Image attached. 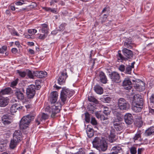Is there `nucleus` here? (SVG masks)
<instances>
[{"mask_svg":"<svg viewBox=\"0 0 154 154\" xmlns=\"http://www.w3.org/2000/svg\"><path fill=\"white\" fill-rule=\"evenodd\" d=\"M58 107L46 106L45 108V112L48 113H42L41 115H39L35 119L36 123L37 124V125H38L40 124V121L48 119L49 117L48 113H51V117L54 118L56 114L60 111V108H59ZM60 107V108H61V106Z\"/></svg>","mask_w":154,"mask_h":154,"instance_id":"nucleus-1","label":"nucleus"},{"mask_svg":"<svg viewBox=\"0 0 154 154\" xmlns=\"http://www.w3.org/2000/svg\"><path fill=\"white\" fill-rule=\"evenodd\" d=\"M92 143L94 147L100 151H105L108 147L106 140L102 137H96L93 140Z\"/></svg>","mask_w":154,"mask_h":154,"instance_id":"nucleus-2","label":"nucleus"},{"mask_svg":"<svg viewBox=\"0 0 154 154\" xmlns=\"http://www.w3.org/2000/svg\"><path fill=\"white\" fill-rule=\"evenodd\" d=\"M74 93L73 91H70L68 89L63 88L61 91L60 99L61 101L59 102L60 104L63 105L66 103L67 98H69L72 97Z\"/></svg>","mask_w":154,"mask_h":154,"instance_id":"nucleus-3","label":"nucleus"},{"mask_svg":"<svg viewBox=\"0 0 154 154\" xmlns=\"http://www.w3.org/2000/svg\"><path fill=\"white\" fill-rule=\"evenodd\" d=\"M34 115H28L24 116L20 122V127L21 129H26L28 127V125L31 120L34 119Z\"/></svg>","mask_w":154,"mask_h":154,"instance_id":"nucleus-4","label":"nucleus"},{"mask_svg":"<svg viewBox=\"0 0 154 154\" xmlns=\"http://www.w3.org/2000/svg\"><path fill=\"white\" fill-rule=\"evenodd\" d=\"M144 101L140 95L135 94L133 97L132 102V106H143Z\"/></svg>","mask_w":154,"mask_h":154,"instance_id":"nucleus-5","label":"nucleus"},{"mask_svg":"<svg viewBox=\"0 0 154 154\" xmlns=\"http://www.w3.org/2000/svg\"><path fill=\"white\" fill-rule=\"evenodd\" d=\"M109 77L113 83H119L121 82L120 75L116 71H113L109 74Z\"/></svg>","mask_w":154,"mask_h":154,"instance_id":"nucleus-6","label":"nucleus"},{"mask_svg":"<svg viewBox=\"0 0 154 154\" xmlns=\"http://www.w3.org/2000/svg\"><path fill=\"white\" fill-rule=\"evenodd\" d=\"M36 87L35 85H31L29 86L26 89V94L28 98H33L35 94Z\"/></svg>","mask_w":154,"mask_h":154,"instance_id":"nucleus-7","label":"nucleus"},{"mask_svg":"<svg viewBox=\"0 0 154 154\" xmlns=\"http://www.w3.org/2000/svg\"><path fill=\"white\" fill-rule=\"evenodd\" d=\"M68 77L66 69H65L61 72L57 79L58 83L60 85H63L65 82L66 79Z\"/></svg>","mask_w":154,"mask_h":154,"instance_id":"nucleus-8","label":"nucleus"},{"mask_svg":"<svg viewBox=\"0 0 154 154\" xmlns=\"http://www.w3.org/2000/svg\"><path fill=\"white\" fill-rule=\"evenodd\" d=\"M2 123L5 125L10 124L12 122V118L8 115H4L2 117Z\"/></svg>","mask_w":154,"mask_h":154,"instance_id":"nucleus-9","label":"nucleus"},{"mask_svg":"<svg viewBox=\"0 0 154 154\" xmlns=\"http://www.w3.org/2000/svg\"><path fill=\"white\" fill-rule=\"evenodd\" d=\"M139 82L136 84V85H134V87L137 91H142L145 89V84L141 80H138Z\"/></svg>","mask_w":154,"mask_h":154,"instance_id":"nucleus-10","label":"nucleus"},{"mask_svg":"<svg viewBox=\"0 0 154 154\" xmlns=\"http://www.w3.org/2000/svg\"><path fill=\"white\" fill-rule=\"evenodd\" d=\"M132 83L128 78H125L123 82V86L124 88L127 90H130L132 88Z\"/></svg>","mask_w":154,"mask_h":154,"instance_id":"nucleus-11","label":"nucleus"},{"mask_svg":"<svg viewBox=\"0 0 154 154\" xmlns=\"http://www.w3.org/2000/svg\"><path fill=\"white\" fill-rule=\"evenodd\" d=\"M122 151V149L120 144L116 145L113 146L111 149L110 154H118Z\"/></svg>","mask_w":154,"mask_h":154,"instance_id":"nucleus-12","label":"nucleus"},{"mask_svg":"<svg viewBox=\"0 0 154 154\" xmlns=\"http://www.w3.org/2000/svg\"><path fill=\"white\" fill-rule=\"evenodd\" d=\"M22 133L20 130H16L14 133L13 139L16 141L20 142L22 139Z\"/></svg>","mask_w":154,"mask_h":154,"instance_id":"nucleus-13","label":"nucleus"},{"mask_svg":"<svg viewBox=\"0 0 154 154\" xmlns=\"http://www.w3.org/2000/svg\"><path fill=\"white\" fill-rule=\"evenodd\" d=\"M124 120L127 125H130L133 121V116L130 113H126L124 116Z\"/></svg>","mask_w":154,"mask_h":154,"instance_id":"nucleus-14","label":"nucleus"},{"mask_svg":"<svg viewBox=\"0 0 154 154\" xmlns=\"http://www.w3.org/2000/svg\"><path fill=\"white\" fill-rule=\"evenodd\" d=\"M115 132L114 129H112L110 131V133L109 136V140L110 143H113L117 139L115 134Z\"/></svg>","mask_w":154,"mask_h":154,"instance_id":"nucleus-15","label":"nucleus"},{"mask_svg":"<svg viewBox=\"0 0 154 154\" xmlns=\"http://www.w3.org/2000/svg\"><path fill=\"white\" fill-rule=\"evenodd\" d=\"M123 55L127 58H130L132 57L133 54L132 51L126 48H124L122 50Z\"/></svg>","mask_w":154,"mask_h":154,"instance_id":"nucleus-16","label":"nucleus"},{"mask_svg":"<svg viewBox=\"0 0 154 154\" xmlns=\"http://www.w3.org/2000/svg\"><path fill=\"white\" fill-rule=\"evenodd\" d=\"M115 109L112 110V113L114 115L120 114V113L122 110L126 109L127 106H116Z\"/></svg>","mask_w":154,"mask_h":154,"instance_id":"nucleus-17","label":"nucleus"},{"mask_svg":"<svg viewBox=\"0 0 154 154\" xmlns=\"http://www.w3.org/2000/svg\"><path fill=\"white\" fill-rule=\"evenodd\" d=\"M51 94L50 102L51 103H54L56 102L57 99L58 93L57 91H53L51 93Z\"/></svg>","mask_w":154,"mask_h":154,"instance_id":"nucleus-18","label":"nucleus"},{"mask_svg":"<svg viewBox=\"0 0 154 154\" xmlns=\"http://www.w3.org/2000/svg\"><path fill=\"white\" fill-rule=\"evenodd\" d=\"M113 126L117 131H120L124 128L125 124L124 123H119L113 122Z\"/></svg>","mask_w":154,"mask_h":154,"instance_id":"nucleus-19","label":"nucleus"},{"mask_svg":"<svg viewBox=\"0 0 154 154\" xmlns=\"http://www.w3.org/2000/svg\"><path fill=\"white\" fill-rule=\"evenodd\" d=\"M118 106H128L129 105L128 102L124 98H120L118 100Z\"/></svg>","mask_w":154,"mask_h":154,"instance_id":"nucleus-20","label":"nucleus"},{"mask_svg":"<svg viewBox=\"0 0 154 154\" xmlns=\"http://www.w3.org/2000/svg\"><path fill=\"white\" fill-rule=\"evenodd\" d=\"M99 77L101 82L103 84L107 83V79L105 73L103 72H101L99 74Z\"/></svg>","mask_w":154,"mask_h":154,"instance_id":"nucleus-21","label":"nucleus"},{"mask_svg":"<svg viewBox=\"0 0 154 154\" xmlns=\"http://www.w3.org/2000/svg\"><path fill=\"white\" fill-rule=\"evenodd\" d=\"M11 89L9 87L6 88L2 89L0 91V97H1L2 95L8 94L10 93Z\"/></svg>","mask_w":154,"mask_h":154,"instance_id":"nucleus-22","label":"nucleus"},{"mask_svg":"<svg viewBox=\"0 0 154 154\" xmlns=\"http://www.w3.org/2000/svg\"><path fill=\"white\" fill-rule=\"evenodd\" d=\"M9 103V100L7 97L0 98V106H6Z\"/></svg>","mask_w":154,"mask_h":154,"instance_id":"nucleus-23","label":"nucleus"},{"mask_svg":"<svg viewBox=\"0 0 154 154\" xmlns=\"http://www.w3.org/2000/svg\"><path fill=\"white\" fill-rule=\"evenodd\" d=\"M94 89L97 94H101L103 93V88L99 85H96L94 87Z\"/></svg>","mask_w":154,"mask_h":154,"instance_id":"nucleus-24","label":"nucleus"},{"mask_svg":"<svg viewBox=\"0 0 154 154\" xmlns=\"http://www.w3.org/2000/svg\"><path fill=\"white\" fill-rule=\"evenodd\" d=\"M42 29L39 31L42 33H48V26L46 24H43L41 25Z\"/></svg>","mask_w":154,"mask_h":154,"instance_id":"nucleus-25","label":"nucleus"},{"mask_svg":"<svg viewBox=\"0 0 154 154\" xmlns=\"http://www.w3.org/2000/svg\"><path fill=\"white\" fill-rule=\"evenodd\" d=\"M86 132L89 137L91 138L94 136V130L92 128H89L88 126L87 128Z\"/></svg>","mask_w":154,"mask_h":154,"instance_id":"nucleus-26","label":"nucleus"},{"mask_svg":"<svg viewBox=\"0 0 154 154\" xmlns=\"http://www.w3.org/2000/svg\"><path fill=\"white\" fill-rule=\"evenodd\" d=\"M15 95L18 99L23 100L24 98V95L23 93L20 90H17L15 92Z\"/></svg>","mask_w":154,"mask_h":154,"instance_id":"nucleus-27","label":"nucleus"},{"mask_svg":"<svg viewBox=\"0 0 154 154\" xmlns=\"http://www.w3.org/2000/svg\"><path fill=\"white\" fill-rule=\"evenodd\" d=\"M154 133V127H152L146 130L145 132V134L147 136H150Z\"/></svg>","mask_w":154,"mask_h":154,"instance_id":"nucleus-28","label":"nucleus"},{"mask_svg":"<svg viewBox=\"0 0 154 154\" xmlns=\"http://www.w3.org/2000/svg\"><path fill=\"white\" fill-rule=\"evenodd\" d=\"M116 117L113 119V122L117 123L122 121L123 120V116L121 114L115 115Z\"/></svg>","mask_w":154,"mask_h":154,"instance_id":"nucleus-29","label":"nucleus"},{"mask_svg":"<svg viewBox=\"0 0 154 154\" xmlns=\"http://www.w3.org/2000/svg\"><path fill=\"white\" fill-rule=\"evenodd\" d=\"M19 141H17V140L16 141L14 140V139L12 140L10 142V148L12 149H14L16 146L17 143H19Z\"/></svg>","mask_w":154,"mask_h":154,"instance_id":"nucleus-30","label":"nucleus"},{"mask_svg":"<svg viewBox=\"0 0 154 154\" xmlns=\"http://www.w3.org/2000/svg\"><path fill=\"white\" fill-rule=\"evenodd\" d=\"M88 98L89 101L90 102H92L96 104H99V101L94 96H88Z\"/></svg>","mask_w":154,"mask_h":154,"instance_id":"nucleus-31","label":"nucleus"},{"mask_svg":"<svg viewBox=\"0 0 154 154\" xmlns=\"http://www.w3.org/2000/svg\"><path fill=\"white\" fill-rule=\"evenodd\" d=\"M100 119L101 120L103 121V123L104 124H107L109 121L108 120V118L107 117H105L103 115H101Z\"/></svg>","mask_w":154,"mask_h":154,"instance_id":"nucleus-32","label":"nucleus"},{"mask_svg":"<svg viewBox=\"0 0 154 154\" xmlns=\"http://www.w3.org/2000/svg\"><path fill=\"white\" fill-rule=\"evenodd\" d=\"M17 106H11L10 108V112L11 113L13 114L14 113H15L17 110L21 109L22 106H19V107L17 108Z\"/></svg>","mask_w":154,"mask_h":154,"instance_id":"nucleus-33","label":"nucleus"},{"mask_svg":"<svg viewBox=\"0 0 154 154\" xmlns=\"http://www.w3.org/2000/svg\"><path fill=\"white\" fill-rule=\"evenodd\" d=\"M124 45L125 46L129 49L132 48L134 44L131 41H126L125 42Z\"/></svg>","mask_w":154,"mask_h":154,"instance_id":"nucleus-34","label":"nucleus"},{"mask_svg":"<svg viewBox=\"0 0 154 154\" xmlns=\"http://www.w3.org/2000/svg\"><path fill=\"white\" fill-rule=\"evenodd\" d=\"M38 74L37 75L40 78H42L45 77L47 74V72H46L42 71H40L38 72Z\"/></svg>","mask_w":154,"mask_h":154,"instance_id":"nucleus-35","label":"nucleus"},{"mask_svg":"<svg viewBox=\"0 0 154 154\" xmlns=\"http://www.w3.org/2000/svg\"><path fill=\"white\" fill-rule=\"evenodd\" d=\"M134 123L137 127L140 128L143 125V122L141 119L139 120H135Z\"/></svg>","mask_w":154,"mask_h":154,"instance_id":"nucleus-36","label":"nucleus"},{"mask_svg":"<svg viewBox=\"0 0 154 154\" xmlns=\"http://www.w3.org/2000/svg\"><path fill=\"white\" fill-rule=\"evenodd\" d=\"M131 109L134 112H139L141 111L142 108L139 106H131Z\"/></svg>","mask_w":154,"mask_h":154,"instance_id":"nucleus-37","label":"nucleus"},{"mask_svg":"<svg viewBox=\"0 0 154 154\" xmlns=\"http://www.w3.org/2000/svg\"><path fill=\"white\" fill-rule=\"evenodd\" d=\"M132 68L130 66V65L128 66L125 69V73L130 74L131 73Z\"/></svg>","mask_w":154,"mask_h":154,"instance_id":"nucleus-38","label":"nucleus"},{"mask_svg":"<svg viewBox=\"0 0 154 154\" xmlns=\"http://www.w3.org/2000/svg\"><path fill=\"white\" fill-rule=\"evenodd\" d=\"M43 34H38V38L41 40H43L47 36L48 34L43 33Z\"/></svg>","mask_w":154,"mask_h":154,"instance_id":"nucleus-39","label":"nucleus"},{"mask_svg":"<svg viewBox=\"0 0 154 154\" xmlns=\"http://www.w3.org/2000/svg\"><path fill=\"white\" fill-rule=\"evenodd\" d=\"M43 9L47 11H51L53 13H56L57 12V10L54 8H50L44 7Z\"/></svg>","mask_w":154,"mask_h":154,"instance_id":"nucleus-40","label":"nucleus"},{"mask_svg":"<svg viewBox=\"0 0 154 154\" xmlns=\"http://www.w3.org/2000/svg\"><path fill=\"white\" fill-rule=\"evenodd\" d=\"M85 121L88 123H89L90 121V114L88 112H86L85 113Z\"/></svg>","mask_w":154,"mask_h":154,"instance_id":"nucleus-41","label":"nucleus"},{"mask_svg":"<svg viewBox=\"0 0 154 154\" xmlns=\"http://www.w3.org/2000/svg\"><path fill=\"white\" fill-rule=\"evenodd\" d=\"M104 109L103 110V113L106 115L107 116L109 114L110 111L109 110V108L106 106H103Z\"/></svg>","mask_w":154,"mask_h":154,"instance_id":"nucleus-42","label":"nucleus"},{"mask_svg":"<svg viewBox=\"0 0 154 154\" xmlns=\"http://www.w3.org/2000/svg\"><path fill=\"white\" fill-rule=\"evenodd\" d=\"M141 131H138L135 134V136L134 137V139L135 140H138L139 138L141 137Z\"/></svg>","mask_w":154,"mask_h":154,"instance_id":"nucleus-43","label":"nucleus"},{"mask_svg":"<svg viewBox=\"0 0 154 154\" xmlns=\"http://www.w3.org/2000/svg\"><path fill=\"white\" fill-rule=\"evenodd\" d=\"M130 151L131 154H136L137 152L136 148L134 146L131 147L130 149Z\"/></svg>","mask_w":154,"mask_h":154,"instance_id":"nucleus-44","label":"nucleus"},{"mask_svg":"<svg viewBox=\"0 0 154 154\" xmlns=\"http://www.w3.org/2000/svg\"><path fill=\"white\" fill-rule=\"evenodd\" d=\"M17 71L19 75L21 77L23 78L25 77L26 75V73L25 72L21 71L19 70H17Z\"/></svg>","mask_w":154,"mask_h":154,"instance_id":"nucleus-45","label":"nucleus"},{"mask_svg":"<svg viewBox=\"0 0 154 154\" xmlns=\"http://www.w3.org/2000/svg\"><path fill=\"white\" fill-rule=\"evenodd\" d=\"M91 123L93 125H96L97 124V122L95 118H91Z\"/></svg>","mask_w":154,"mask_h":154,"instance_id":"nucleus-46","label":"nucleus"},{"mask_svg":"<svg viewBox=\"0 0 154 154\" xmlns=\"http://www.w3.org/2000/svg\"><path fill=\"white\" fill-rule=\"evenodd\" d=\"M10 32L11 34L13 35L19 36V34L16 31L14 28H13L10 30Z\"/></svg>","mask_w":154,"mask_h":154,"instance_id":"nucleus-47","label":"nucleus"},{"mask_svg":"<svg viewBox=\"0 0 154 154\" xmlns=\"http://www.w3.org/2000/svg\"><path fill=\"white\" fill-rule=\"evenodd\" d=\"M7 46L5 45L3 46L1 48H0V53L4 54V52L7 50Z\"/></svg>","mask_w":154,"mask_h":154,"instance_id":"nucleus-48","label":"nucleus"},{"mask_svg":"<svg viewBox=\"0 0 154 154\" xmlns=\"http://www.w3.org/2000/svg\"><path fill=\"white\" fill-rule=\"evenodd\" d=\"M120 52H121V51H118V55H117L118 59L119 60H123L124 59V57Z\"/></svg>","mask_w":154,"mask_h":154,"instance_id":"nucleus-49","label":"nucleus"},{"mask_svg":"<svg viewBox=\"0 0 154 154\" xmlns=\"http://www.w3.org/2000/svg\"><path fill=\"white\" fill-rule=\"evenodd\" d=\"M26 74H27L28 76L29 77V78L30 79H33L34 77V76L32 72L30 70H28Z\"/></svg>","mask_w":154,"mask_h":154,"instance_id":"nucleus-50","label":"nucleus"},{"mask_svg":"<svg viewBox=\"0 0 154 154\" xmlns=\"http://www.w3.org/2000/svg\"><path fill=\"white\" fill-rule=\"evenodd\" d=\"M119 69L121 72H124L125 70L124 65H120L119 67Z\"/></svg>","mask_w":154,"mask_h":154,"instance_id":"nucleus-51","label":"nucleus"},{"mask_svg":"<svg viewBox=\"0 0 154 154\" xmlns=\"http://www.w3.org/2000/svg\"><path fill=\"white\" fill-rule=\"evenodd\" d=\"M18 79H17L15 80L12 82L11 83V85L12 86H14L17 85L18 83Z\"/></svg>","mask_w":154,"mask_h":154,"instance_id":"nucleus-52","label":"nucleus"},{"mask_svg":"<svg viewBox=\"0 0 154 154\" xmlns=\"http://www.w3.org/2000/svg\"><path fill=\"white\" fill-rule=\"evenodd\" d=\"M135 120H139L142 119L141 116L140 115H136L135 116Z\"/></svg>","mask_w":154,"mask_h":154,"instance_id":"nucleus-53","label":"nucleus"},{"mask_svg":"<svg viewBox=\"0 0 154 154\" xmlns=\"http://www.w3.org/2000/svg\"><path fill=\"white\" fill-rule=\"evenodd\" d=\"M144 150L143 148H138L137 150V154H141L142 152Z\"/></svg>","mask_w":154,"mask_h":154,"instance_id":"nucleus-54","label":"nucleus"},{"mask_svg":"<svg viewBox=\"0 0 154 154\" xmlns=\"http://www.w3.org/2000/svg\"><path fill=\"white\" fill-rule=\"evenodd\" d=\"M95 106H88V109H90V107H92V109L91 108V109H92L91 110H90V111L91 113H93L95 111V109H96V108H95Z\"/></svg>","mask_w":154,"mask_h":154,"instance_id":"nucleus-55","label":"nucleus"},{"mask_svg":"<svg viewBox=\"0 0 154 154\" xmlns=\"http://www.w3.org/2000/svg\"><path fill=\"white\" fill-rule=\"evenodd\" d=\"M64 29V25L63 24H61L59 26L60 31L63 30Z\"/></svg>","mask_w":154,"mask_h":154,"instance_id":"nucleus-56","label":"nucleus"},{"mask_svg":"<svg viewBox=\"0 0 154 154\" xmlns=\"http://www.w3.org/2000/svg\"><path fill=\"white\" fill-rule=\"evenodd\" d=\"M150 101L154 103V94L152 95L150 98Z\"/></svg>","mask_w":154,"mask_h":154,"instance_id":"nucleus-57","label":"nucleus"},{"mask_svg":"<svg viewBox=\"0 0 154 154\" xmlns=\"http://www.w3.org/2000/svg\"><path fill=\"white\" fill-rule=\"evenodd\" d=\"M12 52L14 54H15L17 52V50L16 48H13L11 49Z\"/></svg>","mask_w":154,"mask_h":154,"instance_id":"nucleus-58","label":"nucleus"},{"mask_svg":"<svg viewBox=\"0 0 154 154\" xmlns=\"http://www.w3.org/2000/svg\"><path fill=\"white\" fill-rule=\"evenodd\" d=\"M107 8L106 7H105L103 10L102 11V13H103L104 12L106 11L107 12V14H108L109 12V10L107 9Z\"/></svg>","mask_w":154,"mask_h":154,"instance_id":"nucleus-59","label":"nucleus"},{"mask_svg":"<svg viewBox=\"0 0 154 154\" xmlns=\"http://www.w3.org/2000/svg\"><path fill=\"white\" fill-rule=\"evenodd\" d=\"M22 2H24V1H22ZM23 2L22 3L20 1H19V2H17L15 3V4L16 5H23Z\"/></svg>","mask_w":154,"mask_h":154,"instance_id":"nucleus-60","label":"nucleus"},{"mask_svg":"<svg viewBox=\"0 0 154 154\" xmlns=\"http://www.w3.org/2000/svg\"><path fill=\"white\" fill-rule=\"evenodd\" d=\"M105 98L106 101V103H109V101L111 99L109 97H107Z\"/></svg>","mask_w":154,"mask_h":154,"instance_id":"nucleus-61","label":"nucleus"},{"mask_svg":"<svg viewBox=\"0 0 154 154\" xmlns=\"http://www.w3.org/2000/svg\"><path fill=\"white\" fill-rule=\"evenodd\" d=\"M24 35L25 37L27 38H31V35H29L27 34H24Z\"/></svg>","mask_w":154,"mask_h":154,"instance_id":"nucleus-62","label":"nucleus"},{"mask_svg":"<svg viewBox=\"0 0 154 154\" xmlns=\"http://www.w3.org/2000/svg\"><path fill=\"white\" fill-rule=\"evenodd\" d=\"M95 115L96 117L98 119H99V118H100V115L99 113H98V112H97L95 113Z\"/></svg>","mask_w":154,"mask_h":154,"instance_id":"nucleus-63","label":"nucleus"},{"mask_svg":"<svg viewBox=\"0 0 154 154\" xmlns=\"http://www.w3.org/2000/svg\"><path fill=\"white\" fill-rule=\"evenodd\" d=\"M4 149V147L2 145H0V151H3Z\"/></svg>","mask_w":154,"mask_h":154,"instance_id":"nucleus-64","label":"nucleus"}]
</instances>
